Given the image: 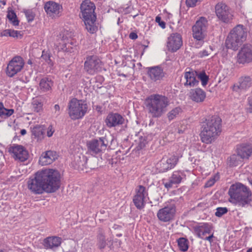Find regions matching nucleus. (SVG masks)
<instances>
[{"mask_svg": "<svg viewBox=\"0 0 252 252\" xmlns=\"http://www.w3.org/2000/svg\"><path fill=\"white\" fill-rule=\"evenodd\" d=\"M221 119L217 116H209L202 123L201 140L206 144L214 141L221 132Z\"/></svg>", "mask_w": 252, "mask_h": 252, "instance_id": "1", "label": "nucleus"}, {"mask_svg": "<svg viewBox=\"0 0 252 252\" xmlns=\"http://www.w3.org/2000/svg\"><path fill=\"white\" fill-rule=\"evenodd\" d=\"M228 194L233 202L239 206H251L252 193L250 189L241 183L232 185L228 190Z\"/></svg>", "mask_w": 252, "mask_h": 252, "instance_id": "2", "label": "nucleus"}, {"mask_svg": "<svg viewBox=\"0 0 252 252\" xmlns=\"http://www.w3.org/2000/svg\"><path fill=\"white\" fill-rule=\"evenodd\" d=\"M95 9L94 4L88 0H84L80 5L81 18L84 22L86 29L90 33H94L97 30L95 23L96 19Z\"/></svg>", "mask_w": 252, "mask_h": 252, "instance_id": "3", "label": "nucleus"}, {"mask_svg": "<svg viewBox=\"0 0 252 252\" xmlns=\"http://www.w3.org/2000/svg\"><path fill=\"white\" fill-rule=\"evenodd\" d=\"M147 108L148 113L153 118H159L166 111L169 105L167 97L159 94H153L147 99Z\"/></svg>", "mask_w": 252, "mask_h": 252, "instance_id": "4", "label": "nucleus"}, {"mask_svg": "<svg viewBox=\"0 0 252 252\" xmlns=\"http://www.w3.org/2000/svg\"><path fill=\"white\" fill-rule=\"evenodd\" d=\"M39 172L43 183L45 185L46 192H54L60 188L61 175L58 170L46 169L39 171Z\"/></svg>", "mask_w": 252, "mask_h": 252, "instance_id": "5", "label": "nucleus"}, {"mask_svg": "<svg viewBox=\"0 0 252 252\" xmlns=\"http://www.w3.org/2000/svg\"><path fill=\"white\" fill-rule=\"evenodd\" d=\"M68 109L70 118L72 120H76L84 116L87 110V105L82 100L73 98L69 101Z\"/></svg>", "mask_w": 252, "mask_h": 252, "instance_id": "6", "label": "nucleus"}, {"mask_svg": "<svg viewBox=\"0 0 252 252\" xmlns=\"http://www.w3.org/2000/svg\"><path fill=\"white\" fill-rule=\"evenodd\" d=\"M216 15L219 21L225 24L232 22L234 17L232 9L223 2H219L215 7Z\"/></svg>", "mask_w": 252, "mask_h": 252, "instance_id": "7", "label": "nucleus"}, {"mask_svg": "<svg viewBox=\"0 0 252 252\" xmlns=\"http://www.w3.org/2000/svg\"><path fill=\"white\" fill-rule=\"evenodd\" d=\"M176 212L175 202L174 200H171L163 208L158 211L157 217L162 222H169L174 219Z\"/></svg>", "mask_w": 252, "mask_h": 252, "instance_id": "8", "label": "nucleus"}, {"mask_svg": "<svg viewBox=\"0 0 252 252\" xmlns=\"http://www.w3.org/2000/svg\"><path fill=\"white\" fill-rule=\"evenodd\" d=\"M103 63L96 55L88 56L84 63V69L89 74L94 75L101 71Z\"/></svg>", "mask_w": 252, "mask_h": 252, "instance_id": "9", "label": "nucleus"}, {"mask_svg": "<svg viewBox=\"0 0 252 252\" xmlns=\"http://www.w3.org/2000/svg\"><path fill=\"white\" fill-rule=\"evenodd\" d=\"M28 188L35 194H41L46 192L45 185L43 183L39 171L35 173L28 181Z\"/></svg>", "mask_w": 252, "mask_h": 252, "instance_id": "10", "label": "nucleus"}, {"mask_svg": "<svg viewBox=\"0 0 252 252\" xmlns=\"http://www.w3.org/2000/svg\"><path fill=\"white\" fill-rule=\"evenodd\" d=\"M108 144V141L105 137L98 139H93L87 143L89 152L92 155H95L104 151Z\"/></svg>", "mask_w": 252, "mask_h": 252, "instance_id": "11", "label": "nucleus"}, {"mask_svg": "<svg viewBox=\"0 0 252 252\" xmlns=\"http://www.w3.org/2000/svg\"><path fill=\"white\" fill-rule=\"evenodd\" d=\"M208 21L205 17H201L192 27V35L194 39L201 41L205 37Z\"/></svg>", "mask_w": 252, "mask_h": 252, "instance_id": "12", "label": "nucleus"}, {"mask_svg": "<svg viewBox=\"0 0 252 252\" xmlns=\"http://www.w3.org/2000/svg\"><path fill=\"white\" fill-rule=\"evenodd\" d=\"M25 64L24 60L20 56L14 57L9 63L6 68V74L10 77L20 72Z\"/></svg>", "mask_w": 252, "mask_h": 252, "instance_id": "13", "label": "nucleus"}, {"mask_svg": "<svg viewBox=\"0 0 252 252\" xmlns=\"http://www.w3.org/2000/svg\"><path fill=\"white\" fill-rule=\"evenodd\" d=\"M237 62L239 64L249 63L252 62V45L244 44L237 55Z\"/></svg>", "mask_w": 252, "mask_h": 252, "instance_id": "14", "label": "nucleus"}, {"mask_svg": "<svg viewBox=\"0 0 252 252\" xmlns=\"http://www.w3.org/2000/svg\"><path fill=\"white\" fill-rule=\"evenodd\" d=\"M106 126L109 128L117 127L125 125L126 127V121L120 114L117 113H110L107 116L105 120Z\"/></svg>", "mask_w": 252, "mask_h": 252, "instance_id": "15", "label": "nucleus"}, {"mask_svg": "<svg viewBox=\"0 0 252 252\" xmlns=\"http://www.w3.org/2000/svg\"><path fill=\"white\" fill-rule=\"evenodd\" d=\"M9 152L13 154L15 159L25 161L29 157L27 150L22 145L14 144L9 148Z\"/></svg>", "mask_w": 252, "mask_h": 252, "instance_id": "16", "label": "nucleus"}, {"mask_svg": "<svg viewBox=\"0 0 252 252\" xmlns=\"http://www.w3.org/2000/svg\"><path fill=\"white\" fill-rule=\"evenodd\" d=\"M178 157L172 156L169 158L163 157L158 163L159 171L164 172L174 168L178 161Z\"/></svg>", "mask_w": 252, "mask_h": 252, "instance_id": "17", "label": "nucleus"}, {"mask_svg": "<svg viewBox=\"0 0 252 252\" xmlns=\"http://www.w3.org/2000/svg\"><path fill=\"white\" fill-rule=\"evenodd\" d=\"M136 191V194L133 197V202L136 208L140 210L144 207V200L148 195V193L145 187L141 185L138 186Z\"/></svg>", "mask_w": 252, "mask_h": 252, "instance_id": "18", "label": "nucleus"}, {"mask_svg": "<svg viewBox=\"0 0 252 252\" xmlns=\"http://www.w3.org/2000/svg\"><path fill=\"white\" fill-rule=\"evenodd\" d=\"M182 44V38L180 33H173L168 38L167 47L169 51L175 52L180 48Z\"/></svg>", "mask_w": 252, "mask_h": 252, "instance_id": "19", "label": "nucleus"}, {"mask_svg": "<svg viewBox=\"0 0 252 252\" xmlns=\"http://www.w3.org/2000/svg\"><path fill=\"white\" fill-rule=\"evenodd\" d=\"M252 79L249 76H242L239 79L238 82L231 87L233 92L240 93L251 87Z\"/></svg>", "mask_w": 252, "mask_h": 252, "instance_id": "20", "label": "nucleus"}, {"mask_svg": "<svg viewBox=\"0 0 252 252\" xmlns=\"http://www.w3.org/2000/svg\"><path fill=\"white\" fill-rule=\"evenodd\" d=\"M146 69L148 76L154 82L162 80L165 75L163 69L159 66L149 67Z\"/></svg>", "mask_w": 252, "mask_h": 252, "instance_id": "21", "label": "nucleus"}, {"mask_svg": "<svg viewBox=\"0 0 252 252\" xmlns=\"http://www.w3.org/2000/svg\"><path fill=\"white\" fill-rule=\"evenodd\" d=\"M44 9L50 16L59 17L61 15L62 6L54 1H49L45 4Z\"/></svg>", "mask_w": 252, "mask_h": 252, "instance_id": "22", "label": "nucleus"}, {"mask_svg": "<svg viewBox=\"0 0 252 252\" xmlns=\"http://www.w3.org/2000/svg\"><path fill=\"white\" fill-rule=\"evenodd\" d=\"M235 39H238L243 43L247 38V32L242 25H238L235 27L229 32Z\"/></svg>", "mask_w": 252, "mask_h": 252, "instance_id": "23", "label": "nucleus"}, {"mask_svg": "<svg viewBox=\"0 0 252 252\" xmlns=\"http://www.w3.org/2000/svg\"><path fill=\"white\" fill-rule=\"evenodd\" d=\"M57 153L53 151H48L43 153L39 158V163L41 165H46L52 163L57 158Z\"/></svg>", "mask_w": 252, "mask_h": 252, "instance_id": "24", "label": "nucleus"}, {"mask_svg": "<svg viewBox=\"0 0 252 252\" xmlns=\"http://www.w3.org/2000/svg\"><path fill=\"white\" fill-rule=\"evenodd\" d=\"M185 176L186 175L183 172L180 171L173 172L171 176L169 178L168 182L164 184L165 187L169 189L174 185L180 184Z\"/></svg>", "mask_w": 252, "mask_h": 252, "instance_id": "25", "label": "nucleus"}, {"mask_svg": "<svg viewBox=\"0 0 252 252\" xmlns=\"http://www.w3.org/2000/svg\"><path fill=\"white\" fill-rule=\"evenodd\" d=\"M197 75V72L195 71L190 69L189 71L186 70L184 73V77L186 80L184 86L193 87L198 85L199 81L196 79Z\"/></svg>", "mask_w": 252, "mask_h": 252, "instance_id": "26", "label": "nucleus"}, {"mask_svg": "<svg viewBox=\"0 0 252 252\" xmlns=\"http://www.w3.org/2000/svg\"><path fill=\"white\" fill-rule=\"evenodd\" d=\"M237 153L243 159H248L252 155V144H242L237 148Z\"/></svg>", "mask_w": 252, "mask_h": 252, "instance_id": "27", "label": "nucleus"}, {"mask_svg": "<svg viewBox=\"0 0 252 252\" xmlns=\"http://www.w3.org/2000/svg\"><path fill=\"white\" fill-rule=\"evenodd\" d=\"M189 97L193 101L202 102L206 98V93L200 88L191 89L189 92Z\"/></svg>", "mask_w": 252, "mask_h": 252, "instance_id": "28", "label": "nucleus"}, {"mask_svg": "<svg viewBox=\"0 0 252 252\" xmlns=\"http://www.w3.org/2000/svg\"><path fill=\"white\" fill-rule=\"evenodd\" d=\"M61 238L59 237H48L43 240V245L46 249H54L58 247L61 244Z\"/></svg>", "mask_w": 252, "mask_h": 252, "instance_id": "29", "label": "nucleus"}, {"mask_svg": "<svg viewBox=\"0 0 252 252\" xmlns=\"http://www.w3.org/2000/svg\"><path fill=\"white\" fill-rule=\"evenodd\" d=\"M212 229L211 225L208 223H203L200 225L194 227V230L198 237L202 239V236L207 233H210Z\"/></svg>", "mask_w": 252, "mask_h": 252, "instance_id": "30", "label": "nucleus"}, {"mask_svg": "<svg viewBox=\"0 0 252 252\" xmlns=\"http://www.w3.org/2000/svg\"><path fill=\"white\" fill-rule=\"evenodd\" d=\"M225 44L227 49L236 51L238 50L242 43L238 39H235L229 33L226 39Z\"/></svg>", "mask_w": 252, "mask_h": 252, "instance_id": "31", "label": "nucleus"}, {"mask_svg": "<svg viewBox=\"0 0 252 252\" xmlns=\"http://www.w3.org/2000/svg\"><path fill=\"white\" fill-rule=\"evenodd\" d=\"M88 159L84 155L77 156L75 157L73 164L74 167L79 170L86 168Z\"/></svg>", "mask_w": 252, "mask_h": 252, "instance_id": "32", "label": "nucleus"}, {"mask_svg": "<svg viewBox=\"0 0 252 252\" xmlns=\"http://www.w3.org/2000/svg\"><path fill=\"white\" fill-rule=\"evenodd\" d=\"M106 241L104 230L99 228L96 236V246L100 250L104 249L107 245Z\"/></svg>", "mask_w": 252, "mask_h": 252, "instance_id": "33", "label": "nucleus"}, {"mask_svg": "<svg viewBox=\"0 0 252 252\" xmlns=\"http://www.w3.org/2000/svg\"><path fill=\"white\" fill-rule=\"evenodd\" d=\"M53 82L51 79L47 77L41 79L39 82V89L42 92H47L50 91L53 86Z\"/></svg>", "mask_w": 252, "mask_h": 252, "instance_id": "34", "label": "nucleus"}, {"mask_svg": "<svg viewBox=\"0 0 252 252\" xmlns=\"http://www.w3.org/2000/svg\"><path fill=\"white\" fill-rule=\"evenodd\" d=\"M32 132L35 138H37V140H41L43 138L45 129L43 126L36 125L32 128Z\"/></svg>", "mask_w": 252, "mask_h": 252, "instance_id": "35", "label": "nucleus"}, {"mask_svg": "<svg viewBox=\"0 0 252 252\" xmlns=\"http://www.w3.org/2000/svg\"><path fill=\"white\" fill-rule=\"evenodd\" d=\"M14 113L13 109H8L5 108L2 103L0 102V117L6 119L11 116Z\"/></svg>", "mask_w": 252, "mask_h": 252, "instance_id": "36", "label": "nucleus"}, {"mask_svg": "<svg viewBox=\"0 0 252 252\" xmlns=\"http://www.w3.org/2000/svg\"><path fill=\"white\" fill-rule=\"evenodd\" d=\"M7 17L13 26H16L19 25V21L18 20L16 13L13 10L8 11Z\"/></svg>", "mask_w": 252, "mask_h": 252, "instance_id": "37", "label": "nucleus"}, {"mask_svg": "<svg viewBox=\"0 0 252 252\" xmlns=\"http://www.w3.org/2000/svg\"><path fill=\"white\" fill-rule=\"evenodd\" d=\"M178 245L181 251L186 252L188 251V241L187 239L184 238H180L178 240Z\"/></svg>", "mask_w": 252, "mask_h": 252, "instance_id": "38", "label": "nucleus"}, {"mask_svg": "<svg viewBox=\"0 0 252 252\" xmlns=\"http://www.w3.org/2000/svg\"><path fill=\"white\" fill-rule=\"evenodd\" d=\"M41 59L44 60L48 64L52 67L54 65V63L51 58V54L48 52V51H45V50H43L42 51V55L41 57Z\"/></svg>", "mask_w": 252, "mask_h": 252, "instance_id": "39", "label": "nucleus"}, {"mask_svg": "<svg viewBox=\"0 0 252 252\" xmlns=\"http://www.w3.org/2000/svg\"><path fill=\"white\" fill-rule=\"evenodd\" d=\"M180 112H181V108L180 107H177L173 109L167 114V117L169 120L171 121L173 120Z\"/></svg>", "mask_w": 252, "mask_h": 252, "instance_id": "40", "label": "nucleus"}, {"mask_svg": "<svg viewBox=\"0 0 252 252\" xmlns=\"http://www.w3.org/2000/svg\"><path fill=\"white\" fill-rule=\"evenodd\" d=\"M32 107L33 111L39 112L42 110L43 104L38 99H34L32 102Z\"/></svg>", "mask_w": 252, "mask_h": 252, "instance_id": "41", "label": "nucleus"}, {"mask_svg": "<svg viewBox=\"0 0 252 252\" xmlns=\"http://www.w3.org/2000/svg\"><path fill=\"white\" fill-rule=\"evenodd\" d=\"M239 156L238 154H233L229 157L228 163L230 166L234 167L237 166L239 163V160L238 159Z\"/></svg>", "mask_w": 252, "mask_h": 252, "instance_id": "42", "label": "nucleus"}, {"mask_svg": "<svg viewBox=\"0 0 252 252\" xmlns=\"http://www.w3.org/2000/svg\"><path fill=\"white\" fill-rule=\"evenodd\" d=\"M197 78L199 80L201 81L202 85L203 86H206L209 80V77L207 76L204 71L200 72L198 74H197Z\"/></svg>", "mask_w": 252, "mask_h": 252, "instance_id": "43", "label": "nucleus"}, {"mask_svg": "<svg viewBox=\"0 0 252 252\" xmlns=\"http://www.w3.org/2000/svg\"><path fill=\"white\" fill-rule=\"evenodd\" d=\"M219 179V175L218 174L215 175L212 177L205 184L204 187L205 188H209L212 187L214 185L215 182Z\"/></svg>", "mask_w": 252, "mask_h": 252, "instance_id": "44", "label": "nucleus"}, {"mask_svg": "<svg viewBox=\"0 0 252 252\" xmlns=\"http://www.w3.org/2000/svg\"><path fill=\"white\" fill-rule=\"evenodd\" d=\"M228 212V209L226 207H218L216 209L215 216L218 217H221L223 215L226 214Z\"/></svg>", "mask_w": 252, "mask_h": 252, "instance_id": "45", "label": "nucleus"}, {"mask_svg": "<svg viewBox=\"0 0 252 252\" xmlns=\"http://www.w3.org/2000/svg\"><path fill=\"white\" fill-rule=\"evenodd\" d=\"M24 13L29 22L33 20L35 15L32 10H25Z\"/></svg>", "mask_w": 252, "mask_h": 252, "instance_id": "46", "label": "nucleus"}, {"mask_svg": "<svg viewBox=\"0 0 252 252\" xmlns=\"http://www.w3.org/2000/svg\"><path fill=\"white\" fill-rule=\"evenodd\" d=\"M97 161V159L95 158H93V159H91L90 160H87V168H90L91 169H95L97 168V165L95 164H93V162L95 163Z\"/></svg>", "mask_w": 252, "mask_h": 252, "instance_id": "47", "label": "nucleus"}, {"mask_svg": "<svg viewBox=\"0 0 252 252\" xmlns=\"http://www.w3.org/2000/svg\"><path fill=\"white\" fill-rule=\"evenodd\" d=\"M9 36L14 38H18L19 37L21 38L22 37V35L21 34V31H18L10 29Z\"/></svg>", "mask_w": 252, "mask_h": 252, "instance_id": "48", "label": "nucleus"}, {"mask_svg": "<svg viewBox=\"0 0 252 252\" xmlns=\"http://www.w3.org/2000/svg\"><path fill=\"white\" fill-rule=\"evenodd\" d=\"M156 22L158 23V25L163 29L165 28V23L161 21L160 17L158 16L156 18Z\"/></svg>", "mask_w": 252, "mask_h": 252, "instance_id": "49", "label": "nucleus"}, {"mask_svg": "<svg viewBox=\"0 0 252 252\" xmlns=\"http://www.w3.org/2000/svg\"><path fill=\"white\" fill-rule=\"evenodd\" d=\"M146 144V140L145 139V138H140V141L138 144V147L142 149L143 147L145 146V145Z\"/></svg>", "mask_w": 252, "mask_h": 252, "instance_id": "50", "label": "nucleus"}, {"mask_svg": "<svg viewBox=\"0 0 252 252\" xmlns=\"http://www.w3.org/2000/svg\"><path fill=\"white\" fill-rule=\"evenodd\" d=\"M54 109L55 110V114L57 116H59L61 114V109L60 106L58 104H55L54 106Z\"/></svg>", "mask_w": 252, "mask_h": 252, "instance_id": "51", "label": "nucleus"}, {"mask_svg": "<svg viewBox=\"0 0 252 252\" xmlns=\"http://www.w3.org/2000/svg\"><path fill=\"white\" fill-rule=\"evenodd\" d=\"M209 55L208 51L206 50H204L202 51H200L198 53V57L200 58H203L204 57L207 56Z\"/></svg>", "mask_w": 252, "mask_h": 252, "instance_id": "52", "label": "nucleus"}, {"mask_svg": "<svg viewBox=\"0 0 252 252\" xmlns=\"http://www.w3.org/2000/svg\"><path fill=\"white\" fill-rule=\"evenodd\" d=\"M10 30V29H6V30H3L2 32H1L0 36H9Z\"/></svg>", "mask_w": 252, "mask_h": 252, "instance_id": "53", "label": "nucleus"}, {"mask_svg": "<svg viewBox=\"0 0 252 252\" xmlns=\"http://www.w3.org/2000/svg\"><path fill=\"white\" fill-rule=\"evenodd\" d=\"M54 130H52V126H50L48 128V130L47 132V134L48 137H51L52 136Z\"/></svg>", "mask_w": 252, "mask_h": 252, "instance_id": "54", "label": "nucleus"}, {"mask_svg": "<svg viewBox=\"0 0 252 252\" xmlns=\"http://www.w3.org/2000/svg\"><path fill=\"white\" fill-rule=\"evenodd\" d=\"M248 111L250 113H252V98L249 99Z\"/></svg>", "mask_w": 252, "mask_h": 252, "instance_id": "55", "label": "nucleus"}, {"mask_svg": "<svg viewBox=\"0 0 252 252\" xmlns=\"http://www.w3.org/2000/svg\"><path fill=\"white\" fill-rule=\"evenodd\" d=\"M129 37L131 39H136V38H137L138 36L136 33L131 32L129 34Z\"/></svg>", "mask_w": 252, "mask_h": 252, "instance_id": "56", "label": "nucleus"}, {"mask_svg": "<svg viewBox=\"0 0 252 252\" xmlns=\"http://www.w3.org/2000/svg\"><path fill=\"white\" fill-rule=\"evenodd\" d=\"M71 42L65 43L64 44V48H65V49H64V51H69V48H70V45H71ZM70 48H71V47H70Z\"/></svg>", "mask_w": 252, "mask_h": 252, "instance_id": "57", "label": "nucleus"}, {"mask_svg": "<svg viewBox=\"0 0 252 252\" xmlns=\"http://www.w3.org/2000/svg\"><path fill=\"white\" fill-rule=\"evenodd\" d=\"M213 237H214L213 234H212L211 235H210V236H209L208 237H206L205 238V240H207V241H209L211 243L212 242V238H213Z\"/></svg>", "mask_w": 252, "mask_h": 252, "instance_id": "58", "label": "nucleus"}, {"mask_svg": "<svg viewBox=\"0 0 252 252\" xmlns=\"http://www.w3.org/2000/svg\"><path fill=\"white\" fill-rule=\"evenodd\" d=\"M26 132H27V131H26V129H22V130H21V131H20V133H21V135H25V134L26 133Z\"/></svg>", "mask_w": 252, "mask_h": 252, "instance_id": "59", "label": "nucleus"}, {"mask_svg": "<svg viewBox=\"0 0 252 252\" xmlns=\"http://www.w3.org/2000/svg\"><path fill=\"white\" fill-rule=\"evenodd\" d=\"M0 2L3 5L6 4V1L3 0H0Z\"/></svg>", "mask_w": 252, "mask_h": 252, "instance_id": "60", "label": "nucleus"}, {"mask_svg": "<svg viewBox=\"0 0 252 252\" xmlns=\"http://www.w3.org/2000/svg\"><path fill=\"white\" fill-rule=\"evenodd\" d=\"M101 109V107L100 106H96V110L98 111H100Z\"/></svg>", "mask_w": 252, "mask_h": 252, "instance_id": "61", "label": "nucleus"}, {"mask_svg": "<svg viewBox=\"0 0 252 252\" xmlns=\"http://www.w3.org/2000/svg\"><path fill=\"white\" fill-rule=\"evenodd\" d=\"M28 63L29 64H32V61L31 60H28Z\"/></svg>", "mask_w": 252, "mask_h": 252, "instance_id": "62", "label": "nucleus"}, {"mask_svg": "<svg viewBox=\"0 0 252 252\" xmlns=\"http://www.w3.org/2000/svg\"><path fill=\"white\" fill-rule=\"evenodd\" d=\"M247 252H252V248H250L248 249L247 251Z\"/></svg>", "mask_w": 252, "mask_h": 252, "instance_id": "63", "label": "nucleus"}, {"mask_svg": "<svg viewBox=\"0 0 252 252\" xmlns=\"http://www.w3.org/2000/svg\"><path fill=\"white\" fill-rule=\"evenodd\" d=\"M117 236H118V237H120V236H122V234H117Z\"/></svg>", "mask_w": 252, "mask_h": 252, "instance_id": "64", "label": "nucleus"}]
</instances>
